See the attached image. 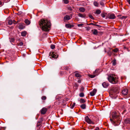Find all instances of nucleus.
Instances as JSON below:
<instances>
[{
    "instance_id": "1",
    "label": "nucleus",
    "mask_w": 130,
    "mask_h": 130,
    "mask_svg": "<svg viewBox=\"0 0 130 130\" xmlns=\"http://www.w3.org/2000/svg\"><path fill=\"white\" fill-rule=\"evenodd\" d=\"M39 24L43 31H49L51 25L49 21L47 20L42 19L39 21Z\"/></svg>"
},
{
    "instance_id": "2",
    "label": "nucleus",
    "mask_w": 130,
    "mask_h": 130,
    "mask_svg": "<svg viewBox=\"0 0 130 130\" xmlns=\"http://www.w3.org/2000/svg\"><path fill=\"white\" fill-rule=\"evenodd\" d=\"M118 77L114 74H110L108 76V79L109 81L113 84H115L117 83Z\"/></svg>"
},
{
    "instance_id": "3",
    "label": "nucleus",
    "mask_w": 130,
    "mask_h": 130,
    "mask_svg": "<svg viewBox=\"0 0 130 130\" xmlns=\"http://www.w3.org/2000/svg\"><path fill=\"white\" fill-rule=\"evenodd\" d=\"M49 55L50 57V58H57L58 56V55H57V53L55 52H50L49 54Z\"/></svg>"
},
{
    "instance_id": "4",
    "label": "nucleus",
    "mask_w": 130,
    "mask_h": 130,
    "mask_svg": "<svg viewBox=\"0 0 130 130\" xmlns=\"http://www.w3.org/2000/svg\"><path fill=\"white\" fill-rule=\"evenodd\" d=\"M85 121L89 124H93V122L87 116L85 118Z\"/></svg>"
},
{
    "instance_id": "5",
    "label": "nucleus",
    "mask_w": 130,
    "mask_h": 130,
    "mask_svg": "<svg viewBox=\"0 0 130 130\" xmlns=\"http://www.w3.org/2000/svg\"><path fill=\"white\" fill-rule=\"evenodd\" d=\"M47 109V108L44 107L41 110V113L42 114H44L46 112Z\"/></svg>"
},
{
    "instance_id": "6",
    "label": "nucleus",
    "mask_w": 130,
    "mask_h": 130,
    "mask_svg": "<svg viewBox=\"0 0 130 130\" xmlns=\"http://www.w3.org/2000/svg\"><path fill=\"white\" fill-rule=\"evenodd\" d=\"M72 18V16L70 17V16L66 15L64 17V20H68Z\"/></svg>"
},
{
    "instance_id": "7",
    "label": "nucleus",
    "mask_w": 130,
    "mask_h": 130,
    "mask_svg": "<svg viewBox=\"0 0 130 130\" xmlns=\"http://www.w3.org/2000/svg\"><path fill=\"white\" fill-rule=\"evenodd\" d=\"M112 117L113 120H115L116 119H118L119 116L116 113H114L112 114Z\"/></svg>"
},
{
    "instance_id": "8",
    "label": "nucleus",
    "mask_w": 130,
    "mask_h": 130,
    "mask_svg": "<svg viewBox=\"0 0 130 130\" xmlns=\"http://www.w3.org/2000/svg\"><path fill=\"white\" fill-rule=\"evenodd\" d=\"M96 91L97 90L96 89H94L92 91L90 92V95L92 96H94L96 93Z\"/></svg>"
},
{
    "instance_id": "9",
    "label": "nucleus",
    "mask_w": 130,
    "mask_h": 130,
    "mask_svg": "<svg viewBox=\"0 0 130 130\" xmlns=\"http://www.w3.org/2000/svg\"><path fill=\"white\" fill-rule=\"evenodd\" d=\"M128 93V90L127 89H125L123 90L122 92V94L124 95H126Z\"/></svg>"
},
{
    "instance_id": "10",
    "label": "nucleus",
    "mask_w": 130,
    "mask_h": 130,
    "mask_svg": "<svg viewBox=\"0 0 130 130\" xmlns=\"http://www.w3.org/2000/svg\"><path fill=\"white\" fill-rule=\"evenodd\" d=\"M109 84L105 82H104L102 84V86H103L105 88H106L107 87L109 86Z\"/></svg>"
},
{
    "instance_id": "11",
    "label": "nucleus",
    "mask_w": 130,
    "mask_h": 130,
    "mask_svg": "<svg viewBox=\"0 0 130 130\" xmlns=\"http://www.w3.org/2000/svg\"><path fill=\"white\" fill-rule=\"evenodd\" d=\"M124 122L126 124H130V118H127L125 120Z\"/></svg>"
},
{
    "instance_id": "12",
    "label": "nucleus",
    "mask_w": 130,
    "mask_h": 130,
    "mask_svg": "<svg viewBox=\"0 0 130 130\" xmlns=\"http://www.w3.org/2000/svg\"><path fill=\"white\" fill-rule=\"evenodd\" d=\"M78 17H81L82 18H85L86 16L85 14H83L80 13H79L78 14Z\"/></svg>"
},
{
    "instance_id": "13",
    "label": "nucleus",
    "mask_w": 130,
    "mask_h": 130,
    "mask_svg": "<svg viewBox=\"0 0 130 130\" xmlns=\"http://www.w3.org/2000/svg\"><path fill=\"white\" fill-rule=\"evenodd\" d=\"M79 10L81 12H85V8L83 7H80L79 8Z\"/></svg>"
},
{
    "instance_id": "14",
    "label": "nucleus",
    "mask_w": 130,
    "mask_h": 130,
    "mask_svg": "<svg viewBox=\"0 0 130 130\" xmlns=\"http://www.w3.org/2000/svg\"><path fill=\"white\" fill-rule=\"evenodd\" d=\"M73 25H70V24H66L65 25V26L67 28H70L71 27H73Z\"/></svg>"
},
{
    "instance_id": "15",
    "label": "nucleus",
    "mask_w": 130,
    "mask_h": 130,
    "mask_svg": "<svg viewBox=\"0 0 130 130\" xmlns=\"http://www.w3.org/2000/svg\"><path fill=\"white\" fill-rule=\"evenodd\" d=\"M75 76L77 77H80L81 75L79 73L76 72L75 74Z\"/></svg>"
},
{
    "instance_id": "16",
    "label": "nucleus",
    "mask_w": 130,
    "mask_h": 130,
    "mask_svg": "<svg viewBox=\"0 0 130 130\" xmlns=\"http://www.w3.org/2000/svg\"><path fill=\"white\" fill-rule=\"evenodd\" d=\"M115 18L114 14H111L109 15V18L110 19H114Z\"/></svg>"
},
{
    "instance_id": "17",
    "label": "nucleus",
    "mask_w": 130,
    "mask_h": 130,
    "mask_svg": "<svg viewBox=\"0 0 130 130\" xmlns=\"http://www.w3.org/2000/svg\"><path fill=\"white\" fill-rule=\"evenodd\" d=\"M93 4L94 5L98 7L99 5L98 3L96 1H94L93 3Z\"/></svg>"
},
{
    "instance_id": "18",
    "label": "nucleus",
    "mask_w": 130,
    "mask_h": 130,
    "mask_svg": "<svg viewBox=\"0 0 130 130\" xmlns=\"http://www.w3.org/2000/svg\"><path fill=\"white\" fill-rule=\"evenodd\" d=\"M25 22L27 25L29 24L30 23L29 21L27 19L25 20Z\"/></svg>"
},
{
    "instance_id": "19",
    "label": "nucleus",
    "mask_w": 130,
    "mask_h": 130,
    "mask_svg": "<svg viewBox=\"0 0 130 130\" xmlns=\"http://www.w3.org/2000/svg\"><path fill=\"white\" fill-rule=\"evenodd\" d=\"M101 11L100 10L97 9L96 10V12L95 13L97 14H99L101 13Z\"/></svg>"
},
{
    "instance_id": "20",
    "label": "nucleus",
    "mask_w": 130,
    "mask_h": 130,
    "mask_svg": "<svg viewBox=\"0 0 130 130\" xmlns=\"http://www.w3.org/2000/svg\"><path fill=\"white\" fill-rule=\"evenodd\" d=\"M19 28L20 29H22L24 28V26L22 24H20L19 27Z\"/></svg>"
},
{
    "instance_id": "21",
    "label": "nucleus",
    "mask_w": 130,
    "mask_h": 130,
    "mask_svg": "<svg viewBox=\"0 0 130 130\" xmlns=\"http://www.w3.org/2000/svg\"><path fill=\"white\" fill-rule=\"evenodd\" d=\"M83 109H85L86 108V105L85 104H83L80 106Z\"/></svg>"
},
{
    "instance_id": "22",
    "label": "nucleus",
    "mask_w": 130,
    "mask_h": 130,
    "mask_svg": "<svg viewBox=\"0 0 130 130\" xmlns=\"http://www.w3.org/2000/svg\"><path fill=\"white\" fill-rule=\"evenodd\" d=\"M93 34L94 35H96L98 34V31L97 30L94 29L93 30Z\"/></svg>"
},
{
    "instance_id": "23",
    "label": "nucleus",
    "mask_w": 130,
    "mask_h": 130,
    "mask_svg": "<svg viewBox=\"0 0 130 130\" xmlns=\"http://www.w3.org/2000/svg\"><path fill=\"white\" fill-rule=\"evenodd\" d=\"M21 35L23 36H25L26 35V32L25 31L21 33Z\"/></svg>"
},
{
    "instance_id": "24",
    "label": "nucleus",
    "mask_w": 130,
    "mask_h": 130,
    "mask_svg": "<svg viewBox=\"0 0 130 130\" xmlns=\"http://www.w3.org/2000/svg\"><path fill=\"white\" fill-rule=\"evenodd\" d=\"M75 103L74 102L72 104H71L70 105V108L73 109L75 106Z\"/></svg>"
},
{
    "instance_id": "25",
    "label": "nucleus",
    "mask_w": 130,
    "mask_h": 130,
    "mask_svg": "<svg viewBox=\"0 0 130 130\" xmlns=\"http://www.w3.org/2000/svg\"><path fill=\"white\" fill-rule=\"evenodd\" d=\"M96 76V75L95 74H93V75H91V74H89V76L91 77V78H93L95 77Z\"/></svg>"
},
{
    "instance_id": "26",
    "label": "nucleus",
    "mask_w": 130,
    "mask_h": 130,
    "mask_svg": "<svg viewBox=\"0 0 130 130\" xmlns=\"http://www.w3.org/2000/svg\"><path fill=\"white\" fill-rule=\"evenodd\" d=\"M80 103H84L85 102V100L83 99H80Z\"/></svg>"
},
{
    "instance_id": "27",
    "label": "nucleus",
    "mask_w": 130,
    "mask_h": 130,
    "mask_svg": "<svg viewBox=\"0 0 130 130\" xmlns=\"http://www.w3.org/2000/svg\"><path fill=\"white\" fill-rule=\"evenodd\" d=\"M14 40V39L12 38H10V41L11 42H13Z\"/></svg>"
},
{
    "instance_id": "28",
    "label": "nucleus",
    "mask_w": 130,
    "mask_h": 130,
    "mask_svg": "<svg viewBox=\"0 0 130 130\" xmlns=\"http://www.w3.org/2000/svg\"><path fill=\"white\" fill-rule=\"evenodd\" d=\"M88 16L91 19L94 20V18L90 14H88Z\"/></svg>"
},
{
    "instance_id": "29",
    "label": "nucleus",
    "mask_w": 130,
    "mask_h": 130,
    "mask_svg": "<svg viewBox=\"0 0 130 130\" xmlns=\"http://www.w3.org/2000/svg\"><path fill=\"white\" fill-rule=\"evenodd\" d=\"M13 23V22L11 20H10L8 21V23L10 25H11Z\"/></svg>"
},
{
    "instance_id": "30",
    "label": "nucleus",
    "mask_w": 130,
    "mask_h": 130,
    "mask_svg": "<svg viewBox=\"0 0 130 130\" xmlns=\"http://www.w3.org/2000/svg\"><path fill=\"white\" fill-rule=\"evenodd\" d=\"M79 96L80 97H83L84 96V94L83 93H81L79 94Z\"/></svg>"
},
{
    "instance_id": "31",
    "label": "nucleus",
    "mask_w": 130,
    "mask_h": 130,
    "mask_svg": "<svg viewBox=\"0 0 130 130\" xmlns=\"http://www.w3.org/2000/svg\"><path fill=\"white\" fill-rule=\"evenodd\" d=\"M112 50L114 52H117L118 51V50L117 48H116L115 49H113Z\"/></svg>"
},
{
    "instance_id": "32",
    "label": "nucleus",
    "mask_w": 130,
    "mask_h": 130,
    "mask_svg": "<svg viewBox=\"0 0 130 130\" xmlns=\"http://www.w3.org/2000/svg\"><path fill=\"white\" fill-rule=\"evenodd\" d=\"M98 70H95V71L93 73V74H95L96 75H98V74L97 73H98Z\"/></svg>"
},
{
    "instance_id": "33",
    "label": "nucleus",
    "mask_w": 130,
    "mask_h": 130,
    "mask_svg": "<svg viewBox=\"0 0 130 130\" xmlns=\"http://www.w3.org/2000/svg\"><path fill=\"white\" fill-rule=\"evenodd\" d=\"M63 2L65 4H67L69 3V1L68 0H63Z\"/></svg>"
},
{
    "instance_id": "34",
    "label": "nucleus",
    "mask_w": 130,
    "mask_h": 130,
    "mask_svg": "<svg viewBox=\"0 0 130 130\" xmlns=\"http://www.w3.org/2000/svg\"><path fill=\"white\" fill-rule=\"evenodd\" d=\"M90 25H94L98 26L99 27H100V25H96V24H94L93 23H90Z\"/></svg>"
},
{
    "instance_id": "35",
    "label": "nucleus",
    "mask_w": 130,
    "mask_h": 130,
    "mask_svg": "<svg viewBox=\"0 0 130 130\" xmlns=\"http://www.w3.org/2000/svg\"><path fill=\"white\" fill-rule=\"evenodd\" d=\"M84 24H77V25L79 27H81L82 26H83Z\"/></svg>"
},
{
    "instance_id": "36",
    "label": "nucleus",
    "mask_w": 130,
    "mask_h": 130,
    "mask_svg": "<svg viewBox=\"0 0 130 130\" xmlns=\"http://www.w3.org/2000/svg\"><path fill=\"white\" fill-rule=\"evenodd\" d=\"M23 43L22 42H20V43H19L18 45V46H21L23 45Z\"/></svg>"
},
{
    "instance_id": "37",
    "label": "nucleus",
    "mask_w": 130,
    "mask_h": 130,
    "mask_svg": "<svg viewBox=\"0 0 130 130\" xmlns=\"http://www.w3.org/2000/svg\"><path fill=\"white\" fill-rule=\"evenodd\" d=\"M41 99L42 100H45L46 99V97L45 96H43Z\"/></svg>"
},
{
    "instance_id": "38",
    "label": "nucleus",
    "mask_w": 130,
    "mask_h": 130,
    "mask_svg": "<svg viewBox=\"0 0 130 130\" xmlns=\"http://www.w3.org/2000/svg\"><path fill=\"white\" fill-rule=\"evenodd\" d=\"M55 45H52L51 46V48L52 49H53L55 48Z\"/></svg>"
},
{
    "instance_id": "39",
    "label": "nucleus",
    "mask_w": 130,
    "mask_h": 130,
    "mask_svg": "<svg viewBox=\"0 0 130 130\" xmlns=\"http://www.w3.org/2000/svg\"><path fill=\"white\" fill-rule=\"evenodd\" d=\"M84 89V88L83 87H82L80 89V91H83Z\"/></svg>"
},
{
    "instance_id": "40",
    "label": "nucleus",
    "mask_w": 130,
    "mask_h": 130,
    "mask_svg": "<svg viewBox=\"0 0 130 130\" xmlns=\"http://www.w3.org/2000/svg\"><path fill=\"white\" fill-rule=\"evenodd\" d=\"M101 15L103 18H105V14L104 13L101 14Z\"/></svg>"
},
{
    "instance_id": "41",
    "label": "nucleus",
    "mask_w": 130,
    "mask_h": 130,
    "mask_svg": "<svg viewBox=\"0 0 130 130\" xmlns=\"http://www.w3.org/2000/svg\"><path fill=\"white\" fill-rule=\"evenodd\" d=\"M100 4L101 5H102V6H104V3L102 2H100Z\"/></svg>"
},
{
    "instance_id": "42",
    "label": "nucleus",
    "mask_w": 130,
    "mask_h": 130,
    "mask_svg": "<svg viewBox=\"0 0 130 130\" xmlns=\"http://www.w3.org/2000/svg\"><path fill=\"white\" fill-rule=\"evenodd\" d=\"M68 9L69 10L71 11L72 9L71 7H70L68 8Z\"/></svg>"
},
{
    "instance_id": "43",
    "label": "nucleus",
    "mask_w": 130,
    "mask_h": 130,
    "mask_svg": "<svg viewBox=\"0 0 130 130\" xmlns=\"http://www.w3.org/2000/svg\"><path fill=\"white\" fill-rule=\"evenodd\" d=\"M113 65H116V62L115 61H113Z\"/></svg>"
},
{
    "instance_id": "44",
    "label": "nucleus",
    "mask_w": 130,
    "mask_h": 130,
    "mask_svg": "<svg viewBox=\"0 0 130 130\" xmlns=\"http://www.w3.org/2000/svg\"><path fill=\"white\" fill-rule=\"evenodd\" d=\"M110 120L112 122H113L114 123H115V122L116 121V120H115L113 121V120L111 119H110Z\"/></svg>"
},
{
    "instance_id": "45",
    "label": "nucleus",
    "mask_w": 130,
    "mask_h": 130,
    "mask_svg": "<svg viewBox=\"0 0 130 130\" xmlns=\"http://www.w3.org/2000/svg\"><path fill=\"white\" fill-rule=\"evenodd\" d=\"M78 84H77L75 83V86L76 87H78Z\"/></svg>"
},
{
    "instance_id": "46",
    "label": "nucleus",
    "mask_w": 130,
    "mask_h": 130,
    "mask_svg": "<svg viewBox=\"0 0 130 130\" xmlns=\"http://www.w3.org/2000/svg\"><path fill=\"white\" fill-rule=\"evenodd\" d=\"M126 18V16H122V17H121V19H125Z\"/></svg>"
},
{
    "instance_id": "47",
    "label": "nucleus",
    "mask_w": 130,
    "mask_h": 130,
    "mask_svg": "<svg viewBox=\"0 0 130 130\" xmlns=\"http://www.w3.org/2000/svg\"><path fill=\"white\" fill-rule=\"evenodd\" d=\"M77 82L79 83H80L81 82V80L79 79L78 80Z\"/></svg>"
},
{
    "instance_id": "48",
    "label": "nucleus",
    "mask_w": 130,
    "mask_h": 130,
    "mask_svg": "<svg viewBox=\"0 0 130 130\" xmlns=\"http://www.w3.org/2000/svg\"><path fill=\"white\" fill-rule=\"evenodd\" d=\"M95 130H100L99 128L98 127H96Z\"/></svg>"
},
{
    "instance_id": "49",
    "label": "nucleus",
    "mask_w": 130,
    "mask_h": 130,
    "mask_svg": "<svg viewBox=\"0 0 130 130\" xmlns=\"http://www.w3.org/2000/svg\"><path fill=\"white\" fill-rule=\"evenodd\" d=\"M127 1L130 4V0H127Z\"/></svg>"
},
{
    "instance_id": "50",
    "label": "nucleus",
    "mask_w": 130,
    "mask_h": 130,
    "mask_svg": "<svg viewBox=\"0 0 130 130\" xmlns=\"http://www.w3.org/2000/svg\"><path fill=\"white\" fill-rule=\"evenodd\" d=\"M2 4V3L1 1H0V5H1Z\"/></svg>"
},
{
    "instance_id": "51",
    "label": "nucleus",
    "mask_w": 130,
    "mask_h": 130,
    "mask_svg": "<svg viewBox=\"0 0 130 130\" xmlns=\"http://www.w3.org/2000/svg\"><path fill=\"white\" fill-rule=\"evenodd\" d=\"M68 67H66V70H68Z\"/></svg>"
},
{
    "instance_id": "52",
    "label": "nucleus",
    "mask_w": 130,
    "mask_h": 130,
    "mask_svg": "<svg viewBox=\"0 0 130 130\" xmlns=\"http://www.w3.org/2000/svg\"><path fill=\"white\" fill-rule=\"evenodd\" d=\"M15 21H14L13 22V23H14V24H15L16 23H15Z\"/></svg>"
},
{
    "instance_id": "53",
    "label": "nucleus",
    "mask_w": 130,
    "mask_h": 130,
    "mask_svg": "<svg viewBox=\"0 0 130 130\" xmlns=\"http://www.w3.org/2000/svg\"><path fill=\"white\" fill-rule=\"evenodd\" d=\"M118 119H119V118H118V119H117V120H118Z\"/></svg>"
},
{
    "instance_id": "54",
    "label": "nucleus",
    "mask_w": 130,
    "mask_h": 130,
    "mask_svg": "<svg viewBox=\"0 0 130 130\" xmlns=\"http://www.w3.org/2000/svg\"><path fill=\"white\" fill-rule=\"evenodd\" d=\"M0 130H1V129L0 127Z\"/></svg>"
},
{
    "instance_id": "55",
    "label": "nucleus",
    "mask_w": 130,
    "mask_h": 130,
    "mask_svg": "<svg viewBox=\"0 0 130 130\" xmlns=\"http://www.w3.org/2000/svg\"><path fill=\"white\" fill-rule=\"evenodd\" d=\"M118 122L119 123H120L119 122Z\"/></svg>"
}]
</instances>
